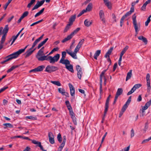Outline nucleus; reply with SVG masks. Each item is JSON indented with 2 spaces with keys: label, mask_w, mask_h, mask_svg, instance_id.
<instances>
[{
  "label": "nucleus",
  "mask_w": 151,
  "mask_h": 151,
  "mask_svg": "<svg viewBox=\"0 0 151 151\" xmlns=\"http://www.w3.org/2000/svg\"><path fill=\"white\" fill-rule=\"evenodd\" d=\"M136 16L135 14H134L132 16V19L133 20V24L134 27L135 29L136 32L135 36H136L138 34V32L139 31L138 29V27H139L140 24L138 23L137 24V22L136 19Z\"/></svg>",
  "instance_id": "1"
},
{
  "label": "nucleus",
  "mask_w": 151,
  "mask_h": 151,
  "mask_svg": "<svg viewBox=\"0 0 151 151\" xmlns=\"http://www.w3.org/2000/svg\"><path fill=\"white\" fill-rule=\"evenodd\" d=\"M58 68L57 67L49 65H48L46 67L45 71L48 73H51L58 70Z\"/></svg>",
  "instance_id": "2"
},
{
  "label": "nucleus",
  "mask_w": 151,
  "mask_h": 151,
  "mask_svg": "<svg viewBox=\"0 0 151 151\" xmlns=\"http://www.w3.org/2000/svg\"><path fill=\"white\" fill-rule=\"evenodd\" d=\"M65 61V62H64L62 64L65 65V68L69 71L72 73H73L74 71L73 69V65L70 64L69 60L67 61Z\"/></svg>",
  "instance_id": "3"
},
{
  "label": "nucleus",
  "mask_w": 151,
  "mask_h": 151,
  "mask_svg": "<svg viewBox=\"0 0 151 151\" xmlns=\"http://www.w3.org/2000/svg\"><path fill=\"white\" fill-rule=\"evenodd\" d=\"M80 48V47L77 46L73 53L69 52L68 50H66V51L67 53L70 55L73 58L76 59L77 57L76 56V53L79 51Z\"/></svg>",
  "instance_id": "4"
},
{
  "label": "nucleus",
  "mask_w": 151,
  "mask_h": 151,
  "mask_svg": "<svg viewBox=\"0 0 151 151\" xmlns=\"http://www.w3.org/2000/svg\"><path fill=\"white\" fill-rule=\"evenodd\" d=\"M17 57L16 55H15L14 53L9 55L7 56H6L4 58L6 59L2 61L1 62V63L2 64H4L7 62L12 60L13 59L17 58Z\"/></svg>",
  "instance_id": "5"
},
{
  "label": "nucleus",
  "mask_w": 151,
  "mask_h": 151,
  "mask_svg": "<svg viewBox=\"0 0 151 151\" xmlns=\"http://www.w3.org/2000/svg\"><path fill=\"white\" fill-rule=\"evenodd\" d=\"M60 57V54H57L53 57L51 56H49V61L50 63H54L58 61Z\"/></svg>",
  "instance_id": "6"
},
{
  "label": "nucleus",
  "mask_w": 151,
  "mask_h": 151,
  "mask_svg": "<svg viewBox=\"0 0 151 151\" xmlns=\"http://www.w3.org/2000/svg\"><path fill=\"white\" fill-rule=\"evenodd\" d=\"M45 0H42L40 1H38L36 4L35 5L34 7L32 8V11H33L36 9H37L40 7L42 6L44 3Z\"/></svg>",
  "instance_id": "7"
},
{
  "label": "nucleus",
  "mask_w": 151,
  "mask_h": 151,
  "mask_svg": "<svg viewBox=\"0 0 151 151\" xmlns=\"http://www.w3.org/2000/svg\"><path fill=\"white\" fill-rule=\"evenodd\" d=\"M48 136L50 143L52 144H54L55 143V140L53 133L51 132H49L48 134Z\"/></svg>",
  "instance_id": "8"
},
{
  "label": "nucleus",
  "mask_w": 151,
  "mask_h": 151,
  "mask_svg": "<svg viewBox=\"0 0 151 151\" xmlns=\"http://www.w3.org/2000/svg\"><path fill=\"white\" fill-rule=\"evenodd\" d=\"M67 52L63 51L62 52V58L60 60L59 63H63L64 62H65L66 61H68V59H65L66 55Z\"/></svg>",
  "instance_id": "9"
},
{
  "label": "nucleus",
  "mask_w": 151,
  "mask_h": 151,
  "mask_svg": "<svg viewBox=\"0 0 151 151\" xmlns=\"http://www.w3.org/2000/svg\"><path fill=\"white\" fill-rule=\"evenodd\" d=\"M99 15L100 19L103 22V23L104 24L105 23V20L104 18V14L102 10H101L99 11Z\"/></svg>",
  "instance_id": "10"
},
{
  "label": "nucleus",
  "mask_w": 151,
  "mask_h": 151,
  "mask_svg": "<svg viewBox=\"0 0 151 151\" xmlns=\"http://www.w3.org/2000/svg\"><path fill=\"white\" fill-rule=\"evenodd\" d=\"M105 73L103 71L102 72L100 75V92L101 93L102 91V77H104V76Z\"/></svg>",
  "instance_id": "11"
},
{
  "label": "nucleus",
  "mask_w": 151,
  "mask_h": 151,
  "mask_svg": "<svg viewBox=\"0 0 151 151\" xmlns=\"http://www.w3.org/2000/svg\"><path fill=\"white\" fill-rule=\"evenodd\" d=\"M68 86L70 88V93L71 95L73 96L75 94V89L74 87L70 83H69Z\"/></svg>",
  "instance_id": "12"
},
{
  "label": "nucleus",
  "mask_w": 151,
  "mask_h": 151,
  "mask_svg": "<svg viewBox=\"0 0 151 151\" xmlns=\"http://www.w3.org/2000/svg\"><path fill=\"white\" fill-rule=\"evenodd\" d=\"M109 98H107L105 103V109L104 111V115L106 116V114L109 108Z\"/></svg>",
  "instance_id": "13"
},
{
  "label": "nucleus",
  "mask_w": 151,
  "mask_h": 151,
  "mask_svg": "<svg viewBox=\"0 0 151 151\" xmlns=\"http://www.w3.org/2000/svg\"><path fill=\"white\" fill-rule=\"evenodd\" d=\"M28 46V45H27L24 49H21L17 51L14 52V55H16V56H17V57L20 54H21L25 50L27 47Z\"/></svg>",
  "instance_id": "14"
},
{
  "label": "nucleus",
  "mask_w": 151,
  "mask_h": 151,
  "mask_svg": "<svg viewBox=\"0 0 151 151\" xmlns=\"http://www.w3.org/2000/svg\"><path fill=\"white\" fill-rule=\"evenodd\" d=\"M36 57L39 61H42L44 60L49 61V56L47 57V56L44 55L40 57L37 56Z\"/></svg>",
  "instance_id": "15"
},
{
  "label": "nucleus",
  "mask_w": 151,
  "mask_h": 151,
  "mask_svg": "<svg viewBox=\"0 0 151 151\" xmlns=\"http://www.w3.org/2000/svg\"><path fill=\"white\" fill-rule=\"evenodd\" d=\"M36 48L34 49L33 50H30V48L25 53V58H26L30 56L33 52L36 50Z\"/></svg>",
  "instance_id": "16"
},
{
  "label": "nucleus",
  "mask_w": 151,
  "mask_h": 151,
  "mask_svg": "<svg viewBox=\"0 0 151 151\" xmlns=\"http://www.w3.org/2000/svg\"><path fill=\"white\" fill-rule=\"evenodd\" d=\"M9 29V28L8 27V25H6L3 30H2V33L3 35H6L7 33L8 32Z\"/></svg>",
  "instance_id": "17"
},
{
  "label": "nucleus",
  "mask_w": 151,
  "mask_h": 151,
  "mask_svg": "<svg viewBox=\"0 0 151 151\" xmlns=\"http://www.w3.org/2000/svg\"><path fill=\"white\" fill-rule=\"evenodd\" d=\"M32 142L35 144L37 146L39 147L40 149H42V146L41 145V142L33 140L32 141Z\"/></svg>",
  "instance_id": "18"
},
{
  "label": "nucleus",
  "mask_w": 151,
  "mask_h": 151,
  "mask_svg": "<svg viewBox=\"0 0 151 151\" xmlns=\"http://www.w3.org/2000/svg\"><path fill=\"white\" fill-rule=\"evenodd\" d=\"M123 92L122 89L121 88L118 89L115 97L118 98L119 96L122 94Z\"/></svg>",
  "instance_id": "19"
},
{
  "label": "nucleus",
  "mask_w": 151,
  "mask_h": 151,
  "mask_svg": "<svg viewBox=\"0 0 151 151\" xmlns=\"http://www.w3.org/2000/svg\"><path fill=\"white\" fill-rule=\"evenodd\" d=\"M138 39L142 41L145 44H147V40L146 38L143 36H140L138 37Z\"/></svg>",
  "instance_id": "20"
},
{
  "label": "nucleus",
  "mask_w": 151,
  "mask_h": 151,
  "mask_svg": "<svg viewBox=\"0 0 151 151\" xmlns=\"http://www.w3.org/2000/svg\"><path fill=\"white\" fill-rule=\"evenodd\" d=\"M76 18V14H75L74 15L71 16V17L69 19V23L70 24H72L73 22L75 20Z\"/></svg>",
  "instance_id": "21"
},
{
  "label": "nucleus",
  "mask_w": 151,
  "mask_h": 151,
  "mask_svg": "<svg viewBox=\"0 0 151 151\" xmlns=\"http://www.w3.org/2000/svg\"><path fill=\"white\" fill-rule=\"evenodd\" d=\"M72 38V37L70 35H69L67 36V37L65 38L61 42L62 43H64L70 40Z\"/></svg>",
  "instance_id": "22"
},
{
  "label": "nucleus",
  "mask_w": 151,
  "mask_h": 151,
  "mask_svg": "<svg viewBox=\"0 0 151 151\" xmlns=\"http://www.w3.org/2000/svg\"><path fill=\"white\" fill-rule=\"evenodd\" d=\"M80 28L78 27L73 32H72L70 35L73 37L74 35H76L80 30Z\"/></svg>",
  "instance_id": "23"
},
{
  "label": "nucleus",
  "mask_w": 151,
  "mask_h": 151,
  "mask_svg": "<svg viewBox=\"0 0 151 151\" xmlns=\"http://www.w3.org/2000/svg\"><path fill=\"white\" fill-rule=\"evenodd\" d=\"M19 65H16L12 66L10 68L7 70V72L8 73L11 72L12 71L14 70L15 69L18 67Z\"/></svg>",
  "instance_id": "24"
},
{
  "label": "nucleus",
  "mask_w": 151,
  "mask_h": 151,
  "mask_svg": "<svg viewBox=\"0 0 151 151\" xmlns=\"http://www.w3.org/2000/svg\"><path fill=\"white\" fill-rule=\"evenodd\" d=\"M92 4L91 3H89L87 6L86 9L88 12L90 11L92 8Z\"/></svg>",
  "instance_id": "25"
},
{
  "label": "nucleus",
  "mask_w": 151,
  "mask_h": 151,
  "mask_svg": "<svg viewBox=\"0 0 151 151\" xmlns=\"http://www.w3.org/2000/svg\"><path fill=\"white\" fill-rule=\"evenodd\" d=\"M45 68V65H42L38 66L36 68L37 72H40L42 71Z\"/></svg>",
  "instance_id": "26"
},
{
  "label": "nucleus",
  "mask_w": 151,
  "mask_h": 151,
  "mask_svg": "<svg viewBox=\"0 0 151 151\" xmlns=\"http://www.w3.org/2000/svg\"><path fill=\"white\" fill-rule=\"evenodd\" d=\"M101 53V50H97L94 55V58L96 60H97L98 57L99 55Z\"/></svg>",
  "instance_id": "27"
},
{
  "label": "nucleus",
  "mask_w": 151,
  "mask_h": 151,
  "mask_svg": "<svg viewBox=\"0 0 151 151\" xmlns=\"http://www.w3.org/2000/svg\"><path fill=\"white\" fill-rule=\"evenodd\" d=\"M132 76V70H129V72L127 73L126 81H127L130 79Z\"/></svg>",
  "instance_id": "28"
},
{
  "label": "nucleus",
  "mask_w": 151,
  "mask_h": 151,
  "mask_svg": "<svg viewBox=\"0 0 151 151\" xmlns=\"http://www.w3.org/2000/svg\"><path fill=\"white\" fill-rule=\"evenodd\" d=\"M105 5L108 7V8L109 9H111L112 8L111 6V3L109 1H107L105 2H104Z\"/></svg>",
  "instance_id": "29"
},
{
  "label": "nucleus",
  "mask_w": 151,
  "mask_h": 151,
  "mask_svg": "<svg viewBox=\"0 0 151 151\" xmlns=\"http://www.w3.org/2000/svg\"><path fill=\"white\" fill-rule=\"evenodd\" d=\"M84 24L85 26L88 27L92 24V22L86 19L85 20Z\"/></svg>",
  "instance_id": "30"
},
{
  "label": "nucleus",
  "mask_w": 151,
  "mask_h": 151,
  "mask_svg": "<svg viewBox=\"0 0 151 151\" xmlns=\"http://www.w3.org/2000/svg\"><path fill=\"white\" fill-rule=\"evenodd\" d=\"M129 48V47L128 46H126L123 49L122 51L121 52L120 55L123 56V55L125 53L126 51L128 50Z\"/></svg>",
  "instance_id": "31"
},
{
  "label": "nucleus",
  "mask_w": 151,
  "mask_h": 151,
  "mask_svg": "<svg viewBox=\"0 0 151 151\" xmlns=\"http://www.w3.org/2000/svg\"><path fill=\"white\" fill-rule=\"evenodd\" d=\"M44 48V47H43L39 50V51H38V52L37 53V56L38 55L40 56L42 55V53L43 52Z\"/></svg>",
  "instance_id": "32"
},
{
  "label": "nucleus",
  "mask_w": 151,
  "mask_h": 151,
  "mask_svg": "<svg viewBox=\"0 0 151 151\" xmlns=\"http://www.w3.org/2000/svg\"><path fill=\"white\" fill-rule=\"evenodd\" d=\"M36 1V0H31L30 2L28 4L27 7L28 8H30L31 6L34 4Z\"/></svg>",
  "instance_id": "33"
},
{
  "label": "nucleus",
  "mask_w": 151,
  "mask_h": 151,
  "mask_svg": "<svg viewBox=\"0 0 151 151\" xmlns=\"http://www.w3.org/2000/svg\"><path fill=\"white\" fill-rule=\"evenodd\" d=\"M3 125L6 127H4V129H6L7 127L12 128L13 127V125L10 123H5L3 124Z\"/></svg>",
  "instance_id": "34"
},
{
  "label": "nucleus",
  "mask_w": 151,
  "mask_h": 151,
  "mask_svg": "<svg viewBox=\"0 0 151 151\" xmlns=\"http://www.w3.org/2000/svg\"><path fill=\"white\" fill-rule=\"evenodd\" d=\"M50 82L53 84L56 85L58 86H61V83L59 81H51Z\"/></svg>",
  "instance_id": "35"
},
{
  "label": "nucleus",
  "mask_w": 151,
  "mask_h": 151,
  "mask_svg": "<svg viewBox=\"0 0 151 151\" xmlns=\"http://www.w3.org/2000/svg\"><path fill=\"white\" fill-rule=\"evenodd\" d=\"M72 25V24H70L69 23L68 24L64 30V32H67V31L70 28V26Z\"/></svg>",
  "instance_id": "36"
},
{
  "label": "nucleus",
  "mask_w": 151,
  "mask_h": 151,
  "mask_svg": "<svg viewBox=\"0 0 151 151\" xmlns=\"http://www.w3.org/2000/svg\"><path fill=\"white\" fill-rule=\"evenodd\" d=\"M6 36V35H2L1 40L0 41V43H1V44H3L4 43L5 40Z\"/></svg>",
  "instance_id": "37"
},
{
  "label": "nucleus",
  "mask_w": 151,
  "mask_h": 151,
  "mask_svg": "<svg viewBox=\"0 0 151 151\" xmlns=\"http://www.w3.org/2000/svg\"><path fill=\"white\" fill-rule=\"evenodd\" d=\"M25 119H30L32 120H37V118L36 117H33L32 116H26L25 117Z\"/></svg>",
  "instance_id": "38"
},
{
  "label": "nucleus",
  "mask_w": 151,
  "mask_h": 151,
  "mask_svg": "<svg viewBox=\"0 0 151 151\" xmlns=\"http://www.w3.org/2000/svg\"><path fill=\"white\" fill-rule=\"evenodd\" d=\"M151 17V14L147 18V20L146 21L145 23V26H147L148 25L150 21V17Z\"/></svg>",
  "instance_id": "39"
},
{
  "label": "nucleus",
  "mask_w": 151,
  "mask_h": 151,
  "mask_svg": "<svg viewBox=\"0 0 151 151\" xmlns=\"http://www.w3.org/2000/svg\"><path fill=\"white\" fill-rule=\"evenodd\" d=\"M142 86V85L141 84H135L133 87V88L134 89V90L135 91L137 88H139Z\"/></svg>",
  "instance_id": "40"
},
{
  "label": "nucleus",
  "mask_w": 151,
  "mask_h": 151,
  "mask_svg": "<svg viewBox=\"0 0 151 151\" xmlns=\"http://www.w3.org/2000/svg\"><path fill=\"white\" fill-rule=\"evenodd\" d=\"M58 91L62 95H64V93H65V91L63 88H58Z\"/></svg>",
  "instance_id": "41"
},
{
  "label": "nucleus",
  "mask_w": 151,
  "mask_h": 151,
  "mask_svg": "<svg viewBox=\"0 0 151 151\" xmlns=\"http://www.w3.org/2000/svg\"><path fill=\"white\" fill-rule=\"evenodd\" d=\"M85 40L84 39H82L78 43V45L77 46L78 47H80L81 48V47L82 45L84 43V41Z\"/></svg>",
  "instance_id": "42"
},
{
  "label": "nucleus",
  "mask_w": 151,
  "mask_h": 151,
  "mask_svg": "<svg viewBox=\"0 0 151 151\" xmlns=\"http://www.w3.org/2000/svg\"><path fill=\"white\" fill-rule=\"evenodd\" d=\"M57 139L59 143H61L62 141V138L61 137V135L60 133L58 134L57 136Z\"/></svg>",
  "instance_id": "43"
},
{
  "label": "nucleus",
  "mask_w": 151,
  "mask_h": 151,
  "mask_svg": "<svg viewBox=\"0 0 151 151\" xmlns=\"http://www.w3.org/2000/svg\"><path fill=\"white\" fill-rule=\"evenodd\" d=\"M71 118L72 119L73 122L75 125H76L77 124L76 118L75 117V115L74 116H71Z\"/></svg>",
  "instance_id": "44"
},
{
  "label": "nucleus",
  "mask_w": 151,
  "mask_h": 151,
  "mask_svg": "<svg viewBox=\"0 0 151 151\" xmlns=\"http://www.w3.org/2000/svg\"><path fill=\"white\" fill-rule=\"evenodd\" d=\"M18 37V35H17L15 36H13L12 37L13 40H12V41L11 44V45H12V44H13L14 42H15V40L17 39V37Z\"/></svg>",
  "instance_id": "45"
},
{
  "label": "nucleus",
  "mask_w": 151,
  "mask_h": 151,
  "mask_svg": "<svg viewBox=\"0 0 151 151\" xmlns=\"http://www.w3.org/2000/svg\"><path fill=\"white\" fill-rule=\"evenodd\" d=\"M29 14L28 11H25L24 12L21 16V17L23 19L24 17H27Z\"/></svg>",
  "instance_id": "46"
},
{
  "label": "nucleus",
  "mask_w": 151,
  "mask_h": 151,
  "mask_svg": "<svg viewBox=\"0 0 151 151\" xmlns=\"http://www.w3.org/2000/svg\"><path fill=\"white\" fill-rule=\"evenodd\" d=\"M140 116H143L145 114V110H143V109H141L140 111Z\"/></svg>",
  "instance_id": "47"
},
{
  "label": "nucleus",
  "mask_w": 151,
  "mask_h": 151,
  "mask_svg": "<svg viewBox=\"0 0 151 151\" xmlns=\"http://www.w3.org/2000/svg\"><path fill=\"white\" fill-rule=\"evenodd\" d=\"M83 74V72L82 71L81 72H79L78 71L77 72V76L78 78L80 79H81L82 75Z\"/></svg>",
  "instance_id": "48"
},
{
  "label": "nucleus",
  "mask_w": 151,
  "mask_h": 151,
  "mask_svg": "<svg viewBox=\"0 0 151 151\" xmlns=\"http://www.w3.org/2000/svg\"><path fill=\"white\" fill-rule=\"evenodd\" d=\"M76 69L78 72L82 71V69L80 65H77L76 66Z\"/></svg>",
  "instance_id": "49"
},
{
  "label": "nucleus",
  "mask_w": 151,
  "mask_h": 151,
  "mask_svg": "<svg viewBox=\"0 0 151 151\" xmlns=\"http://www.w3.org/2000/svg\"><path fill=\"white\" fill-rule=\"evenodd\" d=\"M43 19H42L40 20H39V21H37L36 22H35L33 23H32V24L31 25H30V26L32 27V26H34V25H35V24H38L41 22H42V21H43Z\"/></svg>",
  "instance_id": "50"
},
{
  "label": "nucleus",
  "mask_w": 151,
  "mask_h": 151,
  "mask_svg": "<svg viewBox=\"0 0 151 151\" xmlns=\"http://www.w3.org/2000/svg\"><path fill=\"white\" fill-rule=\"evenodd\" d=\"M128 106V105L125 104L122 107L121 110L123 111H125L127 108Z\"/></svg>",
  "instance_id": "51"
},
{
  "label": "nucleus",
  "mask_w": 151,
  "mask_h": 151,
  "mask_svg": "<svg viewBox=\"0 0 151 151\" xmlns=\"http://www.w3.org/2000/svg\"><path fill=\"white\" fill-rule=\"evenodd\" d=\"M150 140H151V136L150 137L148 138L147 139L143 140L142 142V144H143L146 142H147Z\"/></svg>",
  "instance_id": "52"
},
{
  "label": "nucleus",
  "mask_w": 151,
  "mask_h": 151,
  "mask_svg": "<svg viewBox=\"0 0 151 151\" xmlns=\"http://www.w3.org/2000/svg\"><path fill=\"white\" fill-rule=\"evenodd\" d=\"M38 42L36 40L33 43L32 47L30 48V50H32V49L36 45Z\"/></svg>",
  "instance_id": "53"
},
{
  "label": "nucleus",
  "mask_w": 151,
  "mask_h": 151,
  "mask_svg": "<svg viewBox=\"0 0 151 151\" xmlns=\"http://www.w3.org/2000/svg\"><path fill=\"white\" fill-rule=\"evenodd\" d=\"M113 49V47H111L108 50V51H107V52L106 53H107V54H108V55H110L111 54Z\"/></svg>",
  "instance_id": "54"
},
{
  "label": "nucleus",
  "mask_w": 151,
  "mask_h": 151,
  "mask_svg": "<svg viewBox=\"0 0 151 151\" xmlns=\"http://www.w3.org/2000/svg\"><path fill=\"white\" fill-rule=\"evenodd\" d=\"M151 104V99L148 102H147L145 105L146 106H147V107H148L149 106H150V105Z\"/></svg>",
  "instance_id": "55"
},
{
  "label": "nucleus",
  "mask_w": 151,
  "mask_h": 151,
  "mask_svg": "<svg viewBox=\"0 0 151 151\" xmlns=\"http://www.w3.org/2000/svg\"><path fill=\"white\" fill-rule=\"evenodd\" d=\"M64 145H65L61 144L60 146L58 149V151H61Z\"/></svg>",
  "instance_id": "56"
},
{
  "label": "nucleus",
  "mask_w": 151,
  "mask_h": 151,
  "mask_svg": "<svg viewBox=\"0 0 151 151\" xmlns=\"http://www.w3.org/2000/svg\"><path fill=\"white\" fill-rule=\"evenodd\" d=\"M135 91L134 90V89L132 88L131 90L129 91L127 93V95H129L133 93Z\"/></svg>",
  "instance_id": "57"
},
{
  "label": "nucleus",
  "mask_w": 151,
  "mask_h": 151,
  "mask_svg": "<svg viewBox=\"0 0 151 151\" xmlns=\"http://www.w3.org/2000/svg\"><path fill=\"white\" fill-rule=\"evenodd\" d=\"M147 5L144 4L141 8V10L145 11L146 9V7Z\"/></svg>",
  "instance_id": "58"
},
{
  "label": "nucleus",
  "mask_w": 151,
  "mask_h": 151,
  "mask_svg": "<svg viewBox=\"0 0 151 151\" xmlns=\"http://www.w3.org/2000/svg\"><path fill=\"white\" fill-rule=\"evenodd\" d=\"M66 141V137L65 136H63V142H62V143H61V144L65 145Z\"/></svg>",
  "instance_id": "59"
},
{
  "label": "nucleus",
  "mask_w": 151,
  "mask_h": 151,
  "mask_svg": "<svg viewBox=\"0 0 151 151\" xmlns=\"http://www.w3.org/2000/svg\"><path fill=\"white\" fill-rule=\"evenodd\" d=\"M107 134V132H106L105 133L103 137H102V140L101 141V143H102L103 142L105 139V138Z\"/></svg>",
  "instance_id": "60"
},
{
  "label": "nucleus",
  "mask_w": 151,
  "mask_h": 151,
  "mask_svg": "<svg viewBox=\"0 0 151 151\" xmlns=\"http://www.w3.org/2000/svg\"><path fill=\"white\" fill-rule=\"evenodd\" d=\"M150 75L149 73H147L146 76L147 82L150 81Z\"/></svg>",
  "instance_id": "61"
},
{
  "label": "nucleus",
  "mask_w": 151,
  "mask_h": 151,
  "mask_svg": "<svg viewBox=\"0 0 151 151\" xmlns=\"http://www.w3.org/2000/svg\"><path fill=\"white\" fill-rule=\"evenodd\" d=\"M131 137L132 138L134 135V131L133 129H132L131 131Z\"/></svg>",
  "instance_id": "62"
},
{
  "label": "nucleus",
  "mask_w": 151,
  "mask_h": 151,
  "mask_svg": "<svg viewBox=\"0 0 151 151\" xmlns=\"http://www.w3.org/2000/svg\"><path fill=\"white\" fill-rule=\"evenodd\" d=\"M36 72H37L36 68L34 69H32L29 71V73H32V72L35 73Z\"/></svg>",
  "instance_id": "63"
},
{
  "label": "nucleus",
  "mask_w": 151,
  "mask_h": 151,
  "mask_svg": "<svg viewBox=\"0 0 151 151\" xmlns=\"http://www.w3.org/2000/svg\"><path fill=\"white\" fill-rule=\"evenodd\" d=\"M132 13L130 12L129 11L128 12H127L124 15V17H126L129 16Z\"/></svg>",
  "instance_id": "64"
}]
</instances>
